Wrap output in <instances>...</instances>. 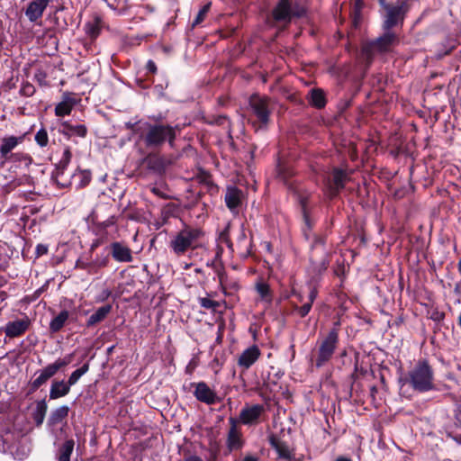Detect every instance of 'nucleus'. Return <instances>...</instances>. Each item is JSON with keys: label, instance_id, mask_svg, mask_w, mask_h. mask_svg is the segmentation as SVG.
I'll list each match as a JSON object with an SVG mask.
<instances>
[{"label": "nucleus", "instance_id": "f257e3e1", "mask_svg": "<svg viewBox=\"0 0 461 461\" xmlns=\"http://www.w3.org/2000/svg\"><path fill=\"white\" fill-rule=\"evenodd\" d=\"M128 129L140 134L148 148H157L165 141L172 146L176 138V131L172 126L164 124H151L148 122H138L136 123H126Z\"/></svg>", "mask_w": 461, "mask_h": 461}, {"label": "nucleus", "instance_id": "f03ea898", "mask_svg": "<svg viewBox=\"0 0 461 461\" xmlns=\"http://www.w3.org/2000/svg\"><path fill=\"white\" fill-rule=\"evenodd\" d=\"M203 235L201 228L185 223L181 230L171 235L168 248L175 256L183 257L200 247Z\"/></svg>", "mask_w": 461, "mask_h": 461}, {"label": "nucleus", "instance_id": "7ed1b4c3", "mask_svg": "<svg viewBox=\"0 0 461 461\" xmlns=\"http://www.w3.org/2000/svg\"><path fill=\"white\" fill-rule=\"evenodd\" d=\"M401 389L405 384L419 393H426L434 389V372L427 360H420L408 372L404 378L399 379Z\"/></svg>", "mask_w": 461, "mask_h": 461}, {"label": "nucleus", "instance_id": "20e7f679", "mask_svg": "<svg viewBox=\"0 0 461 461\" xmlns=\"http://www.w3.org/2000/svg\"><path fill=\"white\" fill-rule=\"evenodd\" d=\"M384 32L378 38L366 42L363 46V53L368 59H372L375 54H385L393 50L399 43L398 35L392 30H384Z\"/></svg>", "mask_w": 461, "mask_h": 461}, {"label": "nucleus", "instance_id": "39448f33", "mask_svg": "<svg viewBox=\"0 0 461 461\" xmlns=\"http://www.w3.org/2000/svg\"><path fill=\"white\" fill-rule=\"evenodd\" d=\"M383 30H392L393 27L402 25L406 14L409 12L407 0H396L382 9Z\"/></svg>", "mask_w": 461, "mask_h": 461}, {"label": "nucleus", "instance_id": "423d86ee", "mask_svg": "<svg viewBox=\"0 0 461 461\" xmlns=\"http://www.w3.org/2000/svg\"><path fill=\"white\" fill-rule=\"evenodd\" d=\"M339 342V330L338 328H332L327 336L323 338V339L321 341L317 358L315 362L316 367L320 368L323 366L326 363H328L336 348Z\"/></svg>", "mask_w": 461, "mask_h": 461}, {"label": "nucleus", "instance_id": "0eeeda50", "mask_svg": "<svg viewBox=\"0 0 461 461\" xmlns=\"http://www.w3.org/2000/svg\"><path fill=\"white\" fill-rule=\"evenodd\" d=\"M305 10L299 4L292 5L289 0H280L273 10V17L276 22L288 23L293 17H301Z\"/></svg>", "mask_w": 461, "mask_h": 461}, {"label": "nucleus", "instance_id": "6e6552de", "mask_svg": "<svg viewBox=\"0 0 461 461\" xmlns=\"http://www.w3.org/2000/svg\"><path fill=\"white\" fill-rule=\"evenodd\" d=\"M266 412V407L263 404H245L241 409L239 419L237 420L242 425L255 426L261 421L262 416Z\"/></svg>", "mask_w": 461, "mask_h": 461}, {"label": "nucleus", "instance_id": "1a4fd4ad", "mask_svg": "<svg viewBox=\"0 0 461 461\" xmlns=\"http://www.w3.org/2000/svg\"><path fill=\"white\" fill-rule=\"evenodd\" d=\"M249 106L260 123L259 128L266 127L270 115L268 99L258 95H253L249 98Z\"/></svg>", "mask_w": 461, "mask_h": 461}, {"label": "nucleus", "instance_id": "9d476101", "mask_svg": "<svg viewBox=\"0 0 461 461\" xmlns=\"http://www.w3.org/2000/svg\"><path fill=\"white\" fill-rule=\"evenodd\" d=\"M230 429L227 434L226 446L230 452L240 450L243 447L245 441L240 429L238 428V420L230 417L229 419Z\"/></svg>", "mask_w": 461, "mask_h": 461}, {"label": "nucleus", "instance_id": "9b49d317", "mask_svg": "<svg viewBox=\"0 0 461 461\" xmlns=\"http://www.w3.org/2000/svg\"><path fill=\"white\" fill-rule=\"evenodd\" d=\"M192 385L194 386V395L197 401L207 405H212L221 402L216 393L206 383H194Z\"/></svg>", "mask_w": 461, "mask_h": 461}, {"label": "nucleus", "instance_id": "f8f14e48", "mask_svg": "<svg viewBox=\"0 0 461 461\" xmlns=\"http://www.w3.org/2000/svg\"><path fill=\"white\" fill-rule=\"evenodd\" d=\"M110 251L113 258L121 263H131L133 260L131 249L122 242L111 243Z\"/></svg>", "mask_w": 461, "mask_h": 461}, {"label": "nucleus", "instance_id": "ddd939ff", "mask_svg": "<svg viewBox=\"0 0 461 461\" xmlns=\"http://www.w3.org/2000/svg\"><path fill=\"white\" fill-rule=\"evenodd\" d=\"M31 324L30 319L25 316L23 319L9 321L5 327L6 337L15 338L24 334Z\"/></svg>", "mask_w": 461, "mask_h": 461}, {"label": "nucleus", "instance_id": "4468645a", "mask_svg": "<svg viewBox=\"0 0 461 461\" xmlns=\"http://www.w3.org/2000/svg\"><path fill=\"white\" fill-rule=\"evenodd\" d=\"M261 351L258 346L252 345L246 348L239 357L238 365L243 370H248L259 358Z\"/></svg>", "mask_w": 461, "mask_h": 461}, {"label": "nucleus", "instance_id": "2eb2a0df", "mask_svg": "<svg viewBox=\"0 0 461 461\" xmlns=\"http://www.w3.org/2000/svg\"><path fill=\"white\" fill-rule=\"evenodd\" d=\"M24 140V135L21 136H6L1 140L0 157L6 160L10 158V153Z\"/></svg>", "mask_w": 461, "mask_h": 461}, {"label": "nucleus", "instance_id": "dca6fc26", "mask_svg": "<svg viewBox=\"0 0 461 461\" xmlns=\"http://www.w3.org/2000/svg\"><path fill=\"white\" fill-rule=\"evenodd\" d=\"M242 191L236 186H228L225 194V203L227 207L233 212H238V208L241 204Z\"/></svg>", "mask_w": 461, "mask_h": 461}, {"label": "nucleus", "instance_id": "f3484780", "mask_svg": "<svg viewBox=\"0 0 461 461\" xmlns=\"http://www.w3.org/2000/svg\"><path fill=\"white\" fill-rule=\"evenodd\" d=\"M50 0H33L29 4L25 11V15L31 22L37 21L42 16Z\"/></svg>", "mask_w": 461, "mask_h": 461}, {"label": "nucleus", "instance_id": "a211bd4d", "mask_svg": "<svg viewBox=\"0 0 461 461\" xmlns=\"http://www.w3.org/2000/svg\"><path fill=\"white\" fill-rule=\"evenodd\" d=\"M72 154L69 148H66L63 151V155L59 162L56 166L55 176L57 178L58 184L62 186H68V183L63 181L62 177L65 174V171L71 161Z\"/></svg>", "mask_w": 461, "mask_h": 461}, {"label": "nucleus", "instance_id": "6ab92c4d", "mask_svg": "<svg viewBox=\"0 0 461 461\" xmlns=\"http://www.w3.org/2000/svg\"><path fill=\"white\" fill-rule=\"evenodd\" d=\"M59 131L68 138L72 136L84 138L87 133V129L84 124H71L68 122H63Z\"/></svg>", "mask_w": 461, "mask_h": 461}, {"label": "nucleus", "instance_id": "aec40b11", "mask_svg": "<svg viewBox=\"0 0 461 461\" xmlns=\"http://www.w3.org/2000/svg\"><path fill=\"white\" fill-rule=\"evenodd\" d=\"M69 408L66 405L56 408L50 412V415L47 421L51 433H54V428L56 425L61 423L68 415Z\"/></svg>", "mask_w": 461, "mask_h": 461}, {"label": "nucleus", "instance_id": "412c9836", "mask_svg": "<svg viewBox=\"0 0 461 461\" xmlns=\"http://www.w3.org/2000/svg\"><path fill=\"white\" fill-rule=\"evenodd\" d=\"M73 354L65 356L62 358H58L54 363L48 365L41 372L50 379L62 367L67 366L72 362Z\"/></svg>", "mask_w": 461, "mask_h": 461}, {"label": "nucleus", "instance_id": "4be33fe9", "mask_svg": "<svg viewBox=\"0 0 461 461\" xmlns=\"http://www.w3.org/2000/svg\"><path fill=\"white\" fill-rule=\"evenodd\" d=\"M269 444L276 451L279 458L285 460L292 459L293 454L285 442L279 440L275 436H271L269 438Z\"/></svg>", "mask_w": 461, "mask_h": 461}, {"label": "nucleus", "instance_id": "5701e85b", "mask_svg": "<svg viewBox=\"0 0 461 461\" xmlns=\"http://www.w3.org/2000/svg\"><path fill=\"white\" fill-rule=\"evenodd\" d=\"M70 391L68 383L62 381H54L50 390V398L51 400L59 399L66 396Z\"/></svg>", "mask_w": 461, "mask_h": 461}, {"label": "nucleus", "instance_id": "b1692460", "mask_svg": "<svg viewBox=\"0 0 461 461\" xmlns=\"http://www.w3.org/2000/svg\"><path fill=\"white\" fill-rule=\"evenodd\" d=\"M348 179V176L346 171L342 169H334L333 171V186L332 194L336 195L341 189L345 187V185Z\"/></svg>", "mask_w": 461, "mask_h": 461}, {"label": "nucleus", "instance_id": "393cba45", "mask_svg": "<svg viewBox=\"0 0 461 461\" xmlns=\"http://www.w3.org/2000/svg\"><path fill=\"white\" fill-rule=\"evenodd\" d=\"M112 311V305L107 304L99 307L87 320L86 325L88 327L94 326L96 323L103 321Z\"/></svg>", "mask_w": 461, "mask_h": 461}, {"label": "nucleus", "instance_id": "a878e982", "mask_svg": "<svg viewBox=\"0 0 461 461\" xmlns=\"http://www.w3.org/2000/svg\"><path fill=\"white\" fill-rule=\"evenodd\" d=\"M48 405L45 400H41L36 402V407L32 411V416L37 427L42 425L45 420Z\"/></svg>", "mask_w": 461, "mask_h": 461}, {"label": "nucleus", "instance_id": "bb28decb", "mask_svg": "<svg viewBox=\"0 0 461 461\" xmlns=\"http://www.w3.org/2000/svg\"><path fill=\"white\" fill-rule=\"evenodd\" d=\"M74 440H66L59 448L57 457L59 461H70V456L74 449Z\"/></svg>", "mask_w": 461, "mask_h": 461}, {"label": "nucleus", "instance_id": "cd10ccee", "mask_svg": "<svg viewBox=\"0 0 461 461\" xmlns=\"http://www.w3.org/2000/svg\"><path fill=\"white\" fill-rule=\"evenodd\" d=\"M69 317L68 311H61L50 323V330L52 333L59 331Z\"/></svg>", "mask_w": 461, "mask_h": 461}, {"label": "nucleus", "instance_id": "c85d7f7f", "mask_svg": "<svg viewBox=\"0 0 461 461\" xmlns=\"http://www.w3.org/2000/svg\"><path fill=\"white\" fill-rule=\"evenodd\" d=\"M306 201H307L306 197H303V196L300 197V203L303 207V220H304V225L303 227V233L306 240H310L312 237V221L306 212V210H305Z\"/></svg>", "mask_w": 461, "mask_h": 461}, {"label": "nucleus", "instance_id": "c756f323", "mask_svg": "<svg viewBox=\"0 0 461 461\" xmlns=\"http://www.w3.org/2000/svg\"><path fill=\"white\" fill-rule=\"evenodd\" d=\"M310 103L317 108L324 107L326 104L324 92L321 89L311 90Z\"/></svg>", "mask_w": 461, "mask_h": 461}, {"label": "nucleus", "instance_id": "7c9ffc66", "mask_svg": "<svg viewBox=\"0 0 461 461\" xmlns=\"http://www.w3.org/2000/svg\"><path fill=\"white\" fill-rule=\"evenodd\" d=\"M256 290L263 302L270 303L272 302V294L270 287L267 283L258 282L256 284Z\"/></svg>", "mask_w": 461, "mask_h": 461}, {"label": "nucleus", "instance_id": "2f4dec72", "mask_svg": "<svg viewBox=\"0 0 461 461\" xmlns=\"http://www.w3.org/2000/svg\"><path fill=\"white\" fill-rule=\"evenodd\" d=\"M74 103L70 99L63 100L55 107V114L57 116H65L70 114Z\"/></svg>", "mask_w": 461, "mask_h": 461}, {"label": "nucleus", "instance_id": "473e14b6", "mask_svg": "<svg viewBox=\"0 0 461 461\" xmlns=\"http://www.w3.org/2000/svg\"><path fill=\"white\" fill-rule=\"evenodd\" d=\"M74 178H78L79 182L77 183V188L86 186L91 181V172L88 170H78L72 175Z\"/></svg>", "mask_w": 461, "mask_h": 461}, {"label": "nucleus", "instance_id": "72a5a7b5", "mask_svg": "<svg viewBox=\"0 0 461 461\" xmlns=\"http://www.w3.org/2000/svg\"><path fill=\"white\" fill-rule=\"evenodd\" d=\"M88 370H89V364L88 363L84 364L80 368L72 372V374L70 375L67 383L71 387L72 385L76 384L77 383V381L80 379V377L83 375H85Z\"/></svg>", "mask_w": 461, "mask_h": 461}, {"label": "nucleus", "instance_id": "f704fd0d", "mask_svg": "<svg viewBox=\"0 0 461 461\" xmlns=\"http://www.w3.org/2000/svg\"><path fill=\"white\" fill-rule=\"evenodd\" d=\"M76 267L87 271L88 274H96L93 260L85 258H79L76 262Z\"/></svg>", "mask_w": 461, "mask_h": 461}, {"label": "nucleus", "instance_id": "c9c22d12", "mask_svg": "<svg viewBox=\"0 0 461 461\" xmlns=\"http://www.w3.org/2000/svg\"><path fill=\"white\" fill-rule=\"evenodd\" d=\"M110 262V257L107 252L102 253L101 255H96L93 259L94 267H95L96 273L99 269L104 268L108 266Z\"/></svg>", "mask_w": 461, "mask_h": 461}, {"label": "nucleus", "instance_id": "e433bc0d", "mask_svg": "<svg viewBox=\"0 0 461 461\" xmlns=\"http://www.w3.org/2000/svg\"><path fill=\"white\" fill-rule=\"evenodd\" d=\"M34 140L40 147H41V148L46 147L49 143V136H48V132H47L46 129H44V128L40 129L36 132Z\"/></svg>", "mask_w": 461, "mask_h": 461}, {"label": "nucleus", "instance_id": "4c0bfd02", "mask_svg": "<svg viewBox=\"0 0 461 461\" xmlns=\"http://www.w3.org/2000/svg\"><path fill=\"white\" fill-rule=\"evenodd\" d=\"M210 8H211V3H208L206 5H204L202 9L198 12L195 19L194 20L193 22V27L194 26H197L199 25L201 23L203 22V20L205 19L208 12L210 11Z\"/></svg>", "mask_w": 461, "mask_h": 461}, {"label": "nucleus", "instance_id": "58836bf2", "mask_svg": "<svg viewBox=\"0 0 461 461\" xmlns=\"http://www.w3.org/2000/svg\"><path fill=\"white\" fill-rule=\"evenodd\" d=\"M199 303L204 309L215 310L219 306L218 302L206 297L199 298Z\"/></svg>", "mask_w": 461, "mask_h": 461}, {"label": "nucleus", "instance_id": "ea45409f", "mask_svg": "<svg viewBox=\"0 0 461 461\" xmlns=\"http://www.w3.org/2000/svg\"><path fill=\"white\" fill-rule=\"evenodd\" d=\"M48 380L49 378L41 371L39 376L32 381V386L33 389H38L42 384H44Z\"/></svg>", "mask_w": 461, "mask_h": 461}, {"label": "nucleus", "instance_id": "a19ab883", "mask_svg": "<svg viewBox=\"0 0 461 461\" xmlns=\"http://www.w3.org/2000/svg\"><path fill=\"white\" fill-rule=\"evenodd\" d=\"M14 160L23 161L26 165L31 164L32 158L29 155L23 153H14L10 156Z\"/></svg>", "mask_w": 461, "mask_h": 461}, {"label": "nucleus", "instance_id": "79ce46f5", "mask_svg": "<svg viewBox=\"0 0 461 461\" xmlns=\"http://www.w3.org/2000/svg\"><path fill=\"white\" fill-rule=\"evenodd\" d=\"M312 306V304L311 303H305L301 307H296L295 310L298 312L299 315L303 318L310 312Z\"/></svg>", "mask_w": 461, "mask_h": 461}, {"label": "nucleus", "instance_id": "37998d69", "mask_svg": "<svg viewBox=\"0 0 461 461\" xmlns=\"http://www.w3.org/2000/svg\"><path fill=\"white\" fill-rule=\"evenodd\" d=\"M34 92H35V88L30 83L23 84L21 88V94L25 96H31L34 94Z\"/></svg>", "mask_w": 461, "mask_h": 461}, {"label": "nucleus", "instance_id": "c03bdc74", "mask_svg": "<svg viewBox=\"0 0 461 461\" xmlns=\"http://www.w3.org/2000/svg\"><path fill=\"white\" fill-rule=\"evenodd\" d=\"M115 222H116L115 218L113 216H112L99 224L100 230H105L106 228H108L110 226H113L115 224Z\"/></svg>", "mask_w": 461, "mask_h": 461}, {"label": "nucleus", "instance_id": "a18cd8bd", "mask_svg": "<svg viewBox=\"0 0 461 461\" xmlns=\"http://www.w3.org/2000/svg\"><path fill=\"white\" fill-rule=\"evenodd\" d=\"M105 241L104 237L103 234L101 236L95 240L91 246H90V251L93 252L95 249H97L101 244H103Z\"/></svg>", "mask_w": 461, "mask_h": 461}, {"label": "nucleus", "instance_id": "49530a36", "mask_svg": "<svg viewBox=\"0 0 461 461\" xmlns=\"http://www.w3.org/2000/svg\"><path fill=\"white\" fill-rule=\"evenodd\" d=\"M312 248H316L317 246L319 245H323L324 242H325V240L323 237H321V236H317V235H312Z\"/></svg>", "mask_w": 461, "mask_h": 461}, {"label": "nucleus", "instance_id": "de8ad7c7", "mask_svg": "<svg viewBox=\"0 0 461 461\" xmlns=\"http://www.w3.org/2000/svg\"><path fill=\"white\" fill-rule=\"evenodd\" d=\"M180 461H203V459L195 454L185 455Z\"/></svg>", "mask_w": 461, "mask_h": 461}, {"label": "nucleus", "instance_id": "09e8293b", "mask_svg": "<svg viewBox=\"0 0 461 461\" xmlns=\"http://www.w3.org/2000/svg\"><path fill=\"white\" fill-rule=\"evenodd\" d=\"M48 252V247L43 244H38L36 247V254L37 256H42L47 254Z\"/></svg>", "mask_w": 461, "mask_h": 461}, {"label": "nucleus", "instance_id": "8fccbe9b", "mask_svg": "<svg viewBox=\"0 0 461 461\" xmlns=\"http://www.w3.org/2000/svg\"><path fill=\"white\" fill-rule=\"evenodd\" d=\"M317 294H318L317 289L315 287H311L307 303H311L312 304L314 300L317 297Z\"/></svg>", "mask_w": 461, "mask_h": 461}, {"label": "nucleus", "instance_id": "3c124183", "mask_svg": "<svg viewBox=\"0 0 461 461\" xmlns=\"http://www.w3.org/2000/svg\"><path fill=\"white\" fill-rule=\"evenodd\" d=\"M445 317V314L441 312H438V311H435L433 312L432 315H431V319L436 321H440L444 319Z\"/></svg>", "mask_w": 461, "mask_h": 461}, {"label": "nucleus", "instance_id": "603ef678", "mask_svg": "<svg viewBox=\"0 0 461 461\" xmlns=\"http://www.w3.org/2000/svg\"><path fill=\"white\" fill-rule=\"evenodd\" d=\"M148 71H149L150 73H156L157 72V66L155 64L154 61L152 60H149L147 62V66H146Z\"/></svg>", "mask_w": 461, "mask_h": 461}, {"label": "nucleus", "instance_id": "864d4df0", "mask_svg": "<svg viewBox=\"0 0 461 461\" xmlns=\"http://www.w3.org/2000/svg\"><path fill=\"white\" fill-rule=\"evenodd\" d=\"M364 6V0H356L355 2V9L356 11H360Z\"/></svg>", "mask_w": 461, "mask_h": 461}, {"label": "nucleus", "instance_id": "5fc2aeb1", "mask_svg": "<svg viewBox=\"0 0 461 461\" xmlns=\"http://www.w3.org/2000/svg\"><path fill=\"white\" fill-rule=\"evenodd\" d=\"M242 461H258V457L254 455H246Z\"/></svg>", "mask_w": 461, "mask_h": 461}, {"label": "nucleus", "instance_id": "6e6d98bb", "mask_svg": "<svg viewBox=\"0 0 461 461\" xmlns=\"http://www.w3.org/2000/svg\"><path fill=\"white\" fill-rule=\"evenodd\" d=\"M111 295V291L109 289L104 290L102 300L107 299Z\"/></svg>", "mask_w": 461, "mask_h": 461}, {"label": "nucleus", "instance_id": "4d7b16f0", "mask_svg": "<svg viewBox=\"0 0 461 461\" xmlns=\"http://www.w3.org/2000/svg\"><path fill=\"white\" fill-rule=\"evenodd\" d=\"M378 3L380 5V6L382 7V9L391 4V3L387 2V0H378Z\"/></svg>", "mask_w": 461, "mask_h": 461}, {"label": "nucleus", "instance_id": "13d9d810", "mask_svg": "<svg viewBox=\"0 0 461 461\" xmlns=\"http://www.w3.org/2000/svg\"><path fill=\"white\" fill-rule=\"evenodd\" d=\"M335 461H351V459L345 456H339Z\"/></svg>", "mask_w": 461, "mask_h": 461}, {"label": "nucleus", "instance_id": "bf43d9fd", "mask_svg": "<svg viewBox=\"0 0 461 461\" xmlns=\"http://www.w3.org/2000/svg\"><path fill=\"white\" fill-rule=\"evenodd\" d=\"M219 278H220V282L221 283L222 282V278H223V274L222 273H219Z\"/></svg>", "mask_w": 461, "mask_h": 461}, {"label": "nucleus", "instance_id": "052dcab7", "mask_svg": "<svg viewBox=\"0 0 461 461\" xmlns=\"http://www.w3.org/2000/svg\"><path fill=\"white\" fill-rule=\"evenodd\" d=\"M458 324H459V326L461 327V314H460V315H459V317H458Z\"/></svg>", "mask_w": 461, "mask_h": 461}]
</instances>
